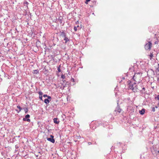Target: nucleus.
I'll return each instance as SVG.
<instances>
[{
    "mask_svg": "<svg viewBox=\"0 0 159 159\" xmlns=\"http://www.w3.org/2000/svg\"><path fill=\"white\" fill-rule=\"evenodd\" d=\"M140 74H141V73H137L135 74L134 75L133 78L134 79V82L133 81L132 82L131 81H129L128 85H129L128 87L130 89H131L132 90H134V85L136 84V83H135V81H136L135 80V77H136V76L138 75H140Z\"/></svg>",
    "mask_w": 159,
    "mask_h": 159,
    "instance_id": "f257e3e1",
    "label": "nucleus"
},
{
    "mask_svg": "<svg viewBox=\"0 0 159 159\" xmlns=\"http://www.w3.org/2000/svg\"><path fill=\"white\" fill-rule=\"evenodd\" d=\"M152 43L150 42H148V43H147L145 45V48L146 50H150L152 47Z\"/></svg>",
    "mask_w": 159,
    "mask_h": 159,
    "instance_id": "f03ea898",
    "label": "nucleus"
},
{
    "mask_svg": "<svg viewBox=\"0 0 159 159\" xmlns=\"http://www.w3.org/2000/svg\"><path fill=\"white\" fill-rule=\"evenodd\" d=\"M57 21H58L60 22V24H62V26H63L64 25L65 22L63 21V18L62 16H60L56 20Z\"/></svg>",
    "mask_w": 159,
    "mask_h": 159,
    "instance_id": "7ed1b4c3",
    "label": "nucleus"
},
{
    "mask_svg": "<svg viewBox=\"0 0 159 159\" xmlns=\"http://www.w3.org/2000/svg\"><path fill=\"white\" fill-rule=\"evenodd\" d=\"M30 115L29 114H27L25 116V117L24 118L23 120L24 121H26L28 122H30V120L29 118L30 117Z\"/></svg>",
    "mask_w": 159,
    "mask_h": 159,
    "instance_id": "20e7f679",
    "label": "nucleus"
},
{
    "mask_svg": "<svg viewBox=\"0 0 159 159\" xmlns=\"http://www.w3.org/2000/svg\"><path fill=\"white\" fill-rule=\"evenodd\" d=\"M47 140L53 143H54L55 142L54 139V136L52 135H50V138H47Z\"/></svg>",
    "mask_w": 159,
    "mask_h": 159,
    "instance_id": "39448f33",
    "label": "nucleus"
},
{
    "mask_svg": "<svg viewBox=\"0 0 159 159\" xmlns=\"http://www.w3.org/2000/svg\"><path fill=\"white\" fill-rule=\"evenodd\" d=\"M52 99V98L51 96H49L48 97V98L45 99L44 100V102L46 104H48L49 102L51 101Z\"/></svg>",
    "mask_w": 159,
    "mask_h": 159,
    "instance_id": "423d86ee",
    "label": "nucleus"
},
{
    "mask_svg": "<svg viewBox=\"0 0 159 159\" xmlns=\"http://www.w3.org/2000/svg\"><path fill=\"white\" fill-rule=\"evenodd\" d=\"M118 104L119 103L118 102L117 106L115 110V112H118L119 113H120L122 111V109L120 108V107Z\"/></svg>",
    "mask_w": 159,
    "mask_h": 159,
    "instance_id": "0eeeda50",
    "label": "nucleus"
},
{
    "mask_svg": "<svg viewBox=\"0 0 159 159\" xmlns=\"http://www.w3.org/2000/svg\"><path fill=\"white\" fill-rule=\"evenodd\" d=\"M60 35L62 37L65 38L66 37V32L65 30H62V31H60Z\"/></svg>",
    "mask_w": 159,
    "mask_h": 159,
    "instance_id": "6e6552de",
    "label": "nucleus"
},
{
    "mask_svg": "<svg viewBox=\"0 0 159 159\" xmlns=\"http://www.w3.org/2000/svg\"><path fill=\"white\" fill-rule=\"evenodd\" d=\"M58 120V119L57 118H54L53 119L54 122L56 124H58L59 123V120L57 121Z\"/></svg>",
    "mask_w": 159,
    "mask_h": 159,
    "instance_id": "1a4fd4ad",
    "label": "nucleus"
},
{
    "mask_svg": "<svg viewBox=\"0 0 159 159\" xmlns=\"http://www.w3.org/2000/svg\"><path fill=\"white\" fill-rule=\"evenodd\" d=\"M145 110L143 108L141 110H139V112L140 114L143 115L145 112Z\"/></svg>",
    "mask_w": 159,
    "mask_h": 159,
    "instance_id": "9d476101",
    "label": "nucleus"
},
{
    "mask_svg": "<svg viewBox=\"0 0 159 159\" xmlns=\"http://www.w3.org/2000/svg\"><path fill=\"white\" fill-rule=\"evenodd\" d=\"M64 40L65 41V43H67L69 41L70 39H69L68 38H67L66 37H65L64 38Z\"/></svg>",
    "mask_w": 159,
    "mask_h": 159,
    "instance_id": "9b49d317",
    "label": "nucleus"
},
{
    "mask_svg": "<svg viewBox=\"0 0 159 159\" xmlns=\"http://www.w3.org/2000/svg\"><path fill=\"white\" fill-rule=\"evenodd\" d=\"M17 107L19 109L18 111V113H19L23 109V108H22L19 105L17 106Z\"/></svg>",
    "mask_w": 159,
    "mask_h": 159,
    "instance_id": "f8f14e48",
    "label": "nucleus"
},
{
    "mask_svg": "<svg viewBox=\"0 0 159 159\" xmlns=\"http://www.w3.org/2000/svg\"><path fill=\"white\" fill-rule=\"evenodd\" d=\"M22 109H23L25 112V113H27L28 112V107H24Z\"/></svg>",
    "mask_w": 159,
    "mask_h": 159,
    "instance_id": "ddd939ff",
    "label": "nucleus"
},
{
    "mask_svg": "<svg viewBox=\"0 0 159 159\" xmlns=\"http://www.w3.org/2000/svg\"><path fill=\"white\" fill-rule=\"evenodd\" d=\"M61 67V66L60 65H59V66L58 67H57V70H58V71L59 72H60L61 71V69L60 68Z\"/></svg>",
    "mask_w": 159,
    "mask_h": 159,
    "instance_id": "4468645a",
    "label": "nucleus"
},
{
    "mask_svg": "<svg viewBox=\"0 0 159 159\" xmlns=\"http://www.w3.org/2000/svg\"><path fill=\"white\" fill-rule=\"evenodd\" d=\"M61 77L62 79H64L66 77L65 75L63 74L61 75Z\"/></svg>",
    "mask_w": 159,
    "mask_h": 159,
    "instance_id": "2eb2a0df",
    "label": "nucleus"
},
{
    "mask_svg": "<svg viewBox=\"0 0 159 159\" xmlns=\"http://www.w3.org/2000/svg\"><path fill=\"white\" fill-rule=\"evenodd\" d=\"M39 73V70H34V73L37 74Z\"/></svg>",
    "mask_w": 159,
    "mask_h": 159,
    "instance_id": "dca6fc26",
    "label": "nucleus"
},
{
    "mask_svg": "<svg viewBox=\"0 0 159 159\" xmlns=\"http://www.w3.org/2000/svg\"><path fill=\"white\" fill-rule=\"evenodd\" d=\"M38 93L39 95V96H42L43 94V93L41 91L39 92Z\"/></svg>",
    "mask_w": 159,
    "mask_h": 159,
    "instance_id": "f3484780",
    "label": "nucleus"
},
{
    "mask_svg": "<svg viewBox=\"0 0 159 159\" xmlns=\"http://www.w3.org/2000/svg\"><path fill=\"white\" fill-rule=\"evenodd\" d=\"M155 99H157V100H159V95H158L157 96V97H155Z\"/></svg>",
    "mask_w": 159,
    "mask_h": 159,
    "instance_id": "a211bd4d",
    "label": "nucleus"
},
{
    "mask_svg": "<svg viewBox=\"0 0 159 159\" xmlns=\"http://www.w3.org/2000/svg\"><path fill=\"white\" fill-rule=\"evenodd\" d=\"M74 30L75 31H76L77 30V27L75 26L74 27Z\"/></svg>",
    "mask_w": 159,
    "mask_h": 159,
    "instance_id": "6ab92c4d",
    "label": "nucleus"
},
{
    "mask_svg": "<svg viewBox=\"0 0 159 159\" xmlns=\"http://www.w3.org/2000/svg\"><path fill=\"white\" fill-rule=\"evenodd\" d=\"M28 4H29L28 2L26 1L24 3V4L25 5V4L27 5Z\"/></svg>",
    "mask_w": 159,
    "mask_h": 159,
    "instance_id": "aec40b11",
    "label": "nucleus"
},
{
    "mask_svg": "<svg viewBox=\"0 0 159 159\" xmlns=\"http://www.w3.org/2000/svg\"><path fill=\"white\" fill-rule=\"evenodd\" d=\"M42 96H39V99L42 100V101H43V99H42Z\"/></svg>",
    "mask_w": 159,
    "mask_h": 159,
    "instance_id": "412c9836",
    "label": "nucleus"
},
{
    "mask_svg": "<svg viewBox=\"0 0 159 159\" xmlns=\"http://www.w3.org/2000/svg\"><path fill=\"white\" fill-rule=\"evenodd\" d=\"M155 111V107H153L152 108V111H153V112H154Z\"/></svg>",
    "mask_w": 159,
    "mask_h": 159,
    "instance_id": "4be33fe9",
    "label": "nucleus"
},
{
    "mask_svg": "<svg viewBox=\"0 0 159 159\" xmlns=\"http://www.w3.org/2000/svg\"><path fill=\"white\" fill-rule=\"evenodd\" d=\"M49 96H48V95H47V94H44L43 95V97H44V98H46V97H47Z\"/></svg>",
    "mask_w": 159,
    "mask_h": 159,
    "instance_id": "5701e85b",
    "label": "nucleus"
},
{
    "mask_svg": "<svg viewBox=\"0 0 159 159\" xmlns=\"http://www.w3.org/2000/svg\"><path fill=\"white\" fill-rule=\"evenodd\" d=\"M86 1L85 2V3L86 4L88 3V2L90 1L91 0H85Z\"/></svg>",
    "mask_w": 159,
    "mask_h": 159,
    "instance_id": "b1692460",
    "label": "nucleus"
},
{
    "mask_svg": "<svg viewBox=\"0 0 159 159\" xmlns=\"http://www.w3.org/2000/svg\"><path fill=\"white\" fill-rule=\"evenodd\" d=\"M71 82H75L74 79L73 78H72L71 79Z\"/></svg>",
    "mask_w": 159,
    "mask_h": 159,
    "instance_id": "393cba45",
    "label": "nucleus"
},
{
    "mask_svg": "<svg viewBox=\"0 0 159 159\" xmlns=\"http://www.w3.org/2000/svg\"><path fill=\"white\" fill-rule=\"evenodd\" d=\"M150 56L151 57H153V54L152 53H151Z\"/></svg>",
    "mask_w": 159,
    "mask_h": 159,
    "instance_id": "a878e982",
    "label": "nucleus"
},
{
    "mask_svg": "<svg viewBox=\"0 0 159 159\" xmlns=\"http://www.w3.org/2000/svg\"><path fill=\"white\" fill-rule=\"evenodd\" d=\"M81 138V136H77V139H80Z\"/></svg>",
    "mask_w": 159,
    "mask_h": 159,
    "instance_id": "bb28decb",
    "label": "nucleus"
},
{
    "mask_svg": "<svg viewBox=\"0 0 159 159\" xmlns=\"http://www.w3.org/2000/svg\"><path fill=\"white\" fill-rule=\"evenodd\" d=\"M69 84V82H66L65 86H66V85H68Z\"/></svg>",
    "mask_w": 159,
    "mask_h": 159,
    "instance_id": "cd10ccee",
    "label": "nucleus"
},
{
    "mask_svg": "<svg viewBox=\"0 0 159 159\" xmlns=\"http://www.w3.org/2000/svg\"><path fill=\"white\" fill-rule=\"evenodd\" d=\"M158 41H155L154 43L155 44H158Z\"/></svg>",
    "mask_w": 159,
    "mask_h": 159,
    "instance_id": "c85d7f7f",
    "label": "nucleus"
},
{
    "mask_svg": "<svg viewBox=\"0 0 159 159\" xmlns=\"http://www.w3.org/2000/svg\"><path fill=\"white\" fill-rule=\"evenodd\" d=\"M15 148H16V149H17V148H18V146H17V145H15Z\"/></svg>",
    "mask_w": 159,
    "mask_h": 159,
    "instance_id": "c756f323",
    "label": "nucleus"
},
{
    "mask_svg": "<svg viewBox=\"0 0 159 159\" xmlns=\"http://www.w3.org/2000/svg\"><path fill=\"white\" fill-rule=\"evenodd\" d=\"M156 70H157L158 71H159V68L158 67L157 68Z\"/></svg>",
    "mask_w": 159,
    "mask_h": 159,
    "instance_id": "7c9ffc66",
    "label": "nucleus"
},
{
    "mask_svg": "<svg viewBox=\"0 0 159 159\" xmlns=\"http://www.w3.org/2000/svg\"><path fill=\"white\" fill-rule=\"evenodd\" d=\"M88 144H89V145H90V144H91L92 143H91V142H89L88 143Z\"/></svg>",
    "mask_w": 159,
    "mask_h": 159,
    "instance_id": "2f4dec72",
    "label": "nucleus"
},
{
    "mask_svg": "<svg viewBox=\"0 0 159 159\" xmlns=\"http://www.w3.org/2000/svg\"><path fill=\"white\" fill-rule=\"evenodd\" d=\"M142 90H145V88L144 87H143L142 89Z\"/></svg>",
    "mask_w": 159,
    "mask_h": 159,
    "instance_id": "473e14b6",
    "label": "nucleus"
},
{
    "mask_svg": "<svg viewBox=\"0 0 159 159\" xmlns=\"http://www.w3.org/2000/svg\"><path fill=\"white\" fill-rule=\"evenodd\" d=\"M44 46H45V47L44 48L45 49H46V46L45 44H44Z\"/></svg>",
    "mask_w": 159,
    "mask_h": 159,
    "instance_id": "72a5a7b5",
    "label": "nucleus"
},
{
    "mask_svg": "<svg viewBox=\"0 0 159 159\" xmlns=\"http://www.w3.org/2000/svg\"><path fill=\"white\" fill-rule=\"evenodd\" d=\"M15 110L17 111V112L18 113V110L17 109H16Z\"/></svg>",
    "mask_w": 159,
    "mask_h": 159,
    "instance_id": "f704fd0d",
    "label": "nucleus"
},
{
    "mask_svg": "<svg viewBox=\"0 0 159 159\" xmlns=\"http://www.w3.org/2000/svg\"><path fill=\"white\" fill-rule=\"evenodd\" d=\"M41 156L39 159L37 158L36 159H42L41 158Z\"/></svg>",
    "mask_w": 159,
    "mask_h": 159,
    "instance_id": "c9c22d12",
    "label": "nucleus"
},
{
    "mask_svg": "<svg viewBox=\"0 0 159 159\" xmlns=\"http://www.w3.org/2000/svg\"><path fill=\"white\" fill-rule=\"evenodd\" d=\"M129 69H130V70H132V68H129Z\"/></svg>",
    "mask_w": 159,
    "mask_h": 159,
    "instance_id": "e433bc0d",
    "label": "nucleus"
},
{
    "mask_svg": "<svg viewBox=\"0 0 159 159\" xmlns=\"http://www.w3.org/2000/svg\"><path fill=\"white\" fill-rule=\"evenodd\" d=\"M36 155V157H38V155Z\"/></svg>",
    "mask_w": 159,
    "mask_h": 159,
    "instance_id": "4c0bfd02",
    "label": "nucleus"
},
{
    "mask_svg": "<svg viewBox=\"0 0 159 159\" xmlns=\"http://www.w3.org/2000/svg\"><path fill=\"white\" fill-rule=\"evenodd\" d=\"M123 79H125V78H124V77H123Z\"/></svg>",
    "mask_w": 159,
    "mask_h": 159,
    "instance_id": "58836bf2",
    "label": "nucleus"
},
{
    "mask_svg": "<svg viewBox=\"0 0 159 159\" xmlns=\"http://www.w3.org/2000/svg\"><path fill=\"white\" fill-rule=\"evenodd\" d=\"M77 27H79V25H77Z\"/></svg>",
    "mask_w": 159,
    "mask_h": 159,
    "instance_id": "ea45409f",
    "label": "nucleus"
},
{
    "mask_svg": "<svg viewBox=\"0 0 159 159\" xmlns=\"http://www.w3.org/2000/svg\"><path fill=\"white\" fill-rule=\"evenodd\" d=\"M39 153H40V152H39Z\"/></svg>",
    "mask_w": 159,
    "mask_h": 159,
    "instance_id": "a19ab883",
    "label": "nucleus"
},
{
    "mask_svg": "<svg viewBox=\"0 0 159 159\" xmlns=\"http://www.w3.org/2000/svg\"><path fill=\"white\" fill-rule=\"evenodd\" d=\"M7 159H10V158H8Z\"/></svg>",
    "mask_w": 159,
    "mask_h": 159,
    "instance_id": "79ce46f5",
    "label": "nucleus"
},
{
    "mask_svg": "<svg viewBox=\"0 0 159 159\" xmlns=\"http://www.w3.org/2000/svg\"><path fill=\"white\" fill-rule=\"evenodd\" d=\"M156 108H157V106H156Z\"/></svg>",
    "mask_w": 159,
    "mask_h": 159,
    "instance_id": "37998d69",
    "label": "nucleus"
},
{
    "mask_svg": "<svg viewBox=\"0 0 159 159\" xmlns=\"http://www.w3.org/2000/svg\"><path fill=\"white\" fill-rule=\"evenodd\" d=\"M158 66H159V64H158Z\"/></svg>",
    "mask_w": 159,
    "mask_h": 159,
    "instance_id": "c03bdc74",
    "label": "nucleus"
},
{
    "mask_svg": "<svg viewBox=\"0 0 159 159\" xmlns=\"http://www.w3.org/2000/svg\"><path fill=\"white\" fill-rule=\"evenodd\" d=\"M158 152L159 153V151H158Z\"/></svg>",
    "mask_w": 159,
    "mask_h": 159,
    "instance_id": "a18cd8bd",
    "label": "nucleus"
}]
</instances>
